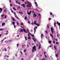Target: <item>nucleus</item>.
Here are the masks:
<instances>
[{
	"instance_id": "1",
	"label": "nucleus",
	"mask_w": 60,
	"mask_h": 60,
	"mask_svg": "<svg viewBox=\"0 0 60 60\" xmlns=\"http://www.w3.org/2000/svg\"><path fill=\"white\" fill-rule=\"evenodd\" d=\"M34 25H36L37 26H40V25L38 24V23H36V22L35 21L34 22Z\"/></svg>"
},
{
	"instance_id": "2",
	"label": "nucleus",
	"mask_w": 60,
	"mask_h": 60,
	"mask_svg": "<svg viewBox=\"0 0 60 60\" xmlns=\"http://www.w3.org/2000/svg\"><path fill=\"white\" fill-rule=\"evenodd\" d=\"M53 30H54V29H53V28H51V31L52 32V34H53V33H54V32H53Z\"/></svg>"
},
{
	"instance_id": "3",
	"label": "nucleus",
	"mask_w": 60,
	"mask_h": 60,
	"mask_svg": "<svg viewBox=\"0 0 60 60\" xmlns=\"http://www.w3.org/2000/svg\"><path fill=\"white\" fill-rule=\"evenodd\" d=\"M20 29L21 30L19 31L20 32H23V30L22 28H20Z\"/></svg>"
},
{
	"instance_id": "4",
	"label": "nucleus",
	"mask_w": 60,
	"mask_h": 60,
	"mask_svg": "<svg viewBox=\"0 0 60 60\" xmlns=\"http://www.w3.org/2000/svg\"><path fill=\"white\" fill-rule=\"evenodd\" d=\"M36 16H37L36 14H33V17H36Z\"/></svg>"
},
{
	"instance_id": "5",
	"label": "nucleus",
	"mask_w": 60,
	"mask_h": 60,
	"mask_svg": "<svg viewBox=\"0 0 60 60\" xmlns=\"http://www.w3.org/2000/svg\"><path fill=\"white\" fill-rule=\"evenodd\" d=\"M44 56H45V57H46V58H47V56H46V55H45V54H46V52H44Z\"/></svg>"
},
{
	"instance_id": "6",
	"label": "nucleus",
	"mask_w": 60,
	"mask_h": 60,
	"mask_svg": "<svg viewBox=\"0 0 60 60\" xmlns=\"http://www.w3.org/2000/svg\"><path fill=\"white\" fill-rule=\"evenodd\" d=\"M23 30L24 32H25L26 33H28V32L26 31V30H25V29H23Z\"/></svg>"
},
{
	"instance_id": "7",
	"label": "nucleus",
	"mask_w": 60,
	"mask_h": 60,
	"mask_svg": "<svg viewBox=\"0 0 60 60\" xmlns=\"http://www.w3.org/2000/svg\"><path fill=\"white\" fill-rule=\"evenodd\" d=\"M3 10V9H2V8H0V12H2V11Z\"/></svg>"
},
{
	"instance_id": "8",
	"label": "nucleus",
	"mask_w": 60,
	"mask_h": 60,
	"mask_svg": "<svg viewBox=\"0 0 60 60\" xmlns=\"http://www.w3.org/2000/svg\"><path fill=\"white\" fill-rule=\"evenodd\" d=\"M5 23L3 22L2 23V26H4L5 25Z\"/></svg>"
},
{
	"instance_id": "9",
	"label": "nucleus",
	"mask_w": 60,
	"mask_h": 60,
	"mask_svg": "<svg viewBox=\"0 0 60 60\" xmlns=\"http://www.w3.org/2000/svg\"><path fill=\"white\" fill-rule=\"evenodd\" d=\"M21 5V6H23V8H25V5L24 4H22Z\"/></svg>"
},
{
	"instance_id": "10",
	"label": "nucleus",
	"mask_w": 60,
	"mask_h": 60,
	"mask_svg": "<svg viewBox=\"0 0 60 60\" xmlns=\"http://www.w3.org/2000/svg\"><path fill=\"white\" fill-rule=\"evenodd\" d=\"M33 49H36V47H35V46H34L33 47Z\"/></svg>"
},
{
	"instance_id": "11",
	"label": "nucleus",
	"mask_w": 60,
	"mask_h": 60,
	"mask_svg": "<svg viewBox=\"0 0 60 60\" xmlns=\"http://www.w3.org/2000/svg\"><path fill=\"white\" fill-rule=\"evenodd\" d=\"M28 4H29V5L30 6V7L31 6V7H32V4H30L29 3H28Z\"/></svg>"
},
{
	"instance_id": "12",
	"label": "nucleus",
	"mask_w": 60,
	"mask_h": 60,
	"mask_svg": "<svg viewBox=\"0 0 60 60\" xmlns=\"http://www.w3.org/2000/svg\"><path fill=\"white\" fill-rule=\"evenodd\" d=\"M43 36V34H41V38H42V36Z\"/></svg>"
},
{
	"instance_id": "13",
	"label": "nucleus",
	"mask_w": 60,
	"mask_h": 60,
	"mask_svg": "<svg viewBox=\"0 0 60 60\" xmlns=\"http://www.w3.org/2000/svg\"><path fill=\"white\" fill-rule=\"evenodd\" d=\"M50 35V36H51V37H52L53 38H54V37L53 36V35H52V34H51Z\"/></svg>"
},
{
	"instance_id": "14",
	"label": "nucleus",
	"mask_w": 60,
	"mask_h": 60,
	"mask_svg": "<svg viewBox=\"0 0 60 60\" xmlns=\"http://www.w3.org/2000/svg\"><path fill=\"white\" fill-rule=\"evenodd\" d=\"M39 49H41V44H40V45L38 47Z\"/></svg>"
},
{
	"instance_id": "15",
	"label": "nucleus",
	"mask_w": 60,
	"mask_h": 60,
	"mask_svg": "<svg viewBox=\"0 0 60 60\" xmlns=\"http://www.w3.org/2000/svg\"><path fill=\"white\" fill-rule=\"evenodd\" d=\"M56 57H57L58 56V54H55Z\"/></svg>"
},
{
	"instance_id": "16",
	"label": "nucleus",
	"mask_w": 60,
	"mask_h": 60,
	"mask_svg": "<svg viewBox=\"0 0 60 60\" xmlns=\"http://www.w3.org/2000/svg\"><path fill=\"white\" fill-rule=\"evenodd\" d=\"M57 24H58L59 25V26L60 25V23H59L58 22H57Z\"/></svg>"
},
{
	"instance_id": "17",
	"label": "nucleus",
	"mask_w": 60,
	"mask_h": 60,
	"mask_svg": "<svg viewBox=\"0 0 60 60\" xmlns=\"http://www.w3.org/2000/svg\"><path fill=\"white\" fill-rule=\"evenodd\" d=\"M15 19L14 18H12V21H15Z\"/></svg>"
},
{
	"instance_id": "18",
	"label": "nucleus",
	"mask_w": 60,
	"mask_h": 60,
	"mask_svg": "<svg viewBox=\"0 0 60 60\" xmlns=\"http://www.w3.org/2000/svg\"><path fill=\"white\" fill-rule=\"evenodd\" d=\"M56 44H57L58 45H59V44H58V42H57L56 43Z\"/></svg>"
},
{
	"instance_id": "19",
	"label": "nucleus",
	"mask_w": 60,
	"mask_h": 60,
	"mask_svg": "<svg viewBox=\"0 0 60 60\" xmlns=\"http://www.w3.org/2000/svg\"><path fill=\"white\" fill-rule=\"evenodd\" d=\"M13 10H15V11H17V10L15 9V8H13Z\"/></svg>"
},
{
	"instance_id": "20",
	"label": "nucleus",
	"mask_w": 60,
	"mask_h": 60,
	"mask_svg": "<svg viewBox=\"0 0 60 60\" xmlns=\"http://www.w3.org/2000/svg\"><path fill=\"white\" fill-rule=\"evenodd\" d=\"M27 14H29V15H31V13L29 12H27Z\"/></svg>"
},
{
	"instance_id": "21",
	"label": "nucleus",
	"mask_w": 60,
	"mask_h": 60,
	"mask_svg": "<svg viewBox=\"0 0 60 60\" xmlns=\"http://www.w3.org/2000/svg\"><path fill=\"white\" fill-rule=\"evenodd\" d=\"M15 17L17 19H19V18L17 16H15Z\"/></svg>"
},
{
	"instance_id": "22",
	"label": "nucleus",
	"mask_w": 60,
	"mask_h": 60,
	"mask_svg": "<svg viewBox=\"0 0 60 60\" xmlns=\"http://www.w3.org/2000/svg\"><path fill=\"white\" fill-rule=\"evenodd\" d=\"M37 27H35L34 28V30H35V29H37Z\"/></svg>"
},
{
	"instance_id": "23",
	"label": "nucleus",
	"mask_w": 60,
	"mask_h": 60,
	"mask_svg": "<svg viewBox=\"0 0 60 60\" xmlns=\"http://www.w3.org/2000/svg\"><path fill=\"white\" fill-rule=\"evenodd\" d=\"M54 48L56 49V45H54Z\"/></svg>"
},
{
	"instance_id": "24",
	"label": "nucleus",
	"mask_w": 60,
	"mask_h": 60,
	"mask_svg": "<svg viewBox=\"0 0 60 60\" xmlns=\"http://www.w3.org/2000/svg\"><path fill=\"white\" fill-rule=\"evenodd\" d=\"M25 19H27V17L25 16Z\"/></svg>"
},
{
	"instance_id": "25",
	"label": "nucleus",
	"mask_w": 60,
	"mask_h": 60,
	"mask_svg": "<svg viewBox=\"0 0 60 60\" xmlns=\"http://www.w3.org/2000/svg\"><path fill=\"white\" fill-rule=\"evenodd\" d=\"M45 32H46V34H48V31L47 30Z\"/></svg>"
},
{
	"instance_id": "26",
	"label": "nucleus",
	"mask_w": 60,
	"mask_h": 60,
	"mask_svg": "<svg viewBox=\"0 0 60 60\" xmlns=\"http://www.w3.org/2000/svg\"><path fill=\"white\" fill-rule=\"evenodd\" d=\"M32 52L33 53H34V49H32Z\"/></svg>"
},
{
	"instance_id": "27",
	"label": "nucleus",
	"mask_w": 60,
	"mask_h": 60,
	"mask_svg": "<svg viewBox=\"0 0 60 60\" xmlns=\"http://www.w3.org/2000/svg\"><path fill=\"white\" fill-rule=\"evenodd\" d=\"M49 43L50 44H51V41H49Z\"/></svg>"
},
{
	"instance_id": "28",
	"label": "nucleus",
	"mask_w": 60,
	"mask_h": 60,
	"mask_svg": "<svg viewBox=\"0 0 60 60\" xmlns=\"http://www.w3.org/2000/svg\"><path fill=\"white\" fill-rule=\"evenodd\" d=\"M15 22H12V24H13V25H14L15 24Z\"/></svg>"
},
{
	"instance_id": "29",
	"label": "nucleus",
	"mask_w": 60,
	"mask_h": 60,
	"mask_svg": "<svg viewBox=\"0 0 60 60\" xmlns=\"http://www.w3.org/2000/svg\"><path fill=\"white\" fill-rule=\"evenodd\" d=\"M19 13H21L22 14H23V13H22V12H19Z\"/></svg>"
},
{
	"instance_id": "30",
	"label": "nucleus",
	"mask_w": 60,
	"mask_h": 60,
	"mask_svg": "<svg viewBox=\"0 0 60 60\" xmlns=\"http://www.w3.org/2000/svg\"><path fill=\"white\" fill-rule=\"evenodd\" d=\"M24 52H25V53L26 52V50H24Z\"/></svg>"
},
{
	"instance_id": "31",
	"label": "nucleus",
	"mask_w": 60,
	"mask_h": 60,
	"mask_svg": "<svg viewBox=\"0 0 60 60\" xmlns=\"http://www.w3.org/2000/svg\"><path fill=\"white\" fill-rule=\"evenodd\" d=\"M28 37H30V35H29V34H28Z\"/></svg>"
},
{
	"instance_id": "32",
	"label": "nucleus",
	"mask_w": 60,
	"mask_h": 60,
	"mask_svg": "<svg viewBox=\"0 0 60 60\" xmlns=\"http://www.w3.org/2000/svg\"><path fill=\"white\" fill-rule=\"evenodd\" d=\"M19 44H17V47H18V46H19Z\"/></svg>"
},
{
	"instance_id": "33",
	"label": "nucleus",
	"mask_w": 60,
	"mask_h": 60,
	"mask_svg": "<svg viewBox=\"0 0 60 60\" xmlns=\"http://www.w3.org/2000/svg\"><path fill=\"white\" fill-rule=\"evenodd\" d=\"M47 26L48 28H49V25H47Z\"/></svg>"
},
{
	"instance_id": "34",
	"label": "nucleus",
	"mask_w": 60,
	"mask_h": 60,
	"mask_svg": "<svg viewBox=\"0 0 60 60\" xmlns=\"http://www.w3.org/2000/svg\"><path fill=\"white\" fill-rule=\"evenodd\" d=\"M28 33H29V34H30V35H31V34L30 33V32H29V31H28Z\"/></svg>"
},
{
	"instance_id": "35",
	"label": "nucleus",
	"mask_w": 60,
	"mask_h": 60,
	"mask_svg": "<svg viewBox=\"0 0 60 60\" xmlns=\"http://www.w3.org/2000/svg\"><path fill=\"white\" fill-rule=\"evenodd\" d=\"M50 14L51 15H52V12L50 13Z\"/></svg>"
},
{
	"instance_id": "36",
	"label": "nucleus",
	"mask_w": 60,
	"mask_h": 60,
	"mask_svg": "<svg viewBox=\"0 0 60 60\" xmlns=\"http://www.w3.org/2000/svg\"><path fill=\"white\" fill-rule=\"evenodd\" d=\"M35 4H36H36H37V2H35Z\"/></svg>"
},
{
	"instance_id": "37",
	"label": "nucleus",
	"mask_w": 60,
	"mask_h": 60,
	"mask_svg": "<svg viewBox=\"0 0 60 60\" xmlns=\"http://www.w3.org/2000/svg\"><path fill=\"white\" fill-rule=\"evenodd\" d=\"M31 35L32 36V37H34V35H32L31 34V35Z\"/></svg>"
},
{
	"instance_id": "38",
	"label": "nucleus",
	"mask_w": 60,
	"mask_h": 60,
	"mask_svg": "<svg viewBox=\"0 0 60 60\" xmlns=\"http://www.w3.org/2000/svg\"><path fill=\"white\" fill-rule=\"evenodd\" d=\"M28 39H31V38H30V37H29L28 38Z\"/></svg>"
},
{
	"instance_id": "39",
	"label": "nucleus",
	"mask_w": 60,
	"mask_h": 60,
	"mask_svg": "<svg viewBox=\"0 0 60 60\" xmlns=\"http://www.w3.org/2000/svg\"><path fill=\"white\" fill-rule=\"evenodd\" d=\"M4 30V29H0V31H1L2 30Z\"/></svg>"
},
{
	"instance_id": "40",
	"label": "nucleus",
	"mask_w": 60,
	"mask_h": 60,
	"mask_svg": "<svg viewBox=\"0 0 60 60\" xmlns=\"http://www.w3.org/2000/svg\"><path fill=\"white\" fill-rule=\"evenodd\" d=\"M51 19V18H49V20H50V19Z\"/></svg>"
},
{
	"instance_id": "41",
	"label": "nucleus",
	"mask_w": 60,
	"mask_h": 60,
	"mask_svg": "<svg viewBox=\"0 0 60 60\" xmlns=\"http://www.w3.org/2000/svg\"><path fill=\"white\" fill-rule=\"evenodd\" d=\"M25 38L26 40H27V38H26V37H25Z\"/></svg>"
},
{
	"instance_id": "42",
	"label": "nucleus",
	"mask_w": 60,
	"mask_h": 60,
	"mask_svg": "<svg viewBox=\"0 0 60 60\" xmlns=\"http://www.w3.org/2000/svg\"><path fill=\"white\" fill-rule=\"evenodd\" d=\"M4 39L1 42H3V41H4Z\"/></svg>"
},
{
	"instance_id": "43",
	"label": "nucleus",
	"mask_w": 60,
	"mask_h": 60,
	"mask_svg": "<svg viewBox=\"0 0 60 60\" xmlns=\"http://www.w3.org/2000/svg\"><path fill=\"white\" fill-rule=\"evenodd\" d=\"M11 12H12V13H13V11H12V9L11 10Z\"/></svg>"
},
{
	"instance_id": "44",
	"label": "nucleus",
	"mask_w": 60,
	"mask_h": 60,
	"mask_svg": "<svg viewBox=\"0 0 60 60\" xmlns=\"http://www.w3.org/2000/svg\"><path fill=\"white\" fill-rule=\"evenodd\" d=\"M4 18L5 19L6 18V15H5V17Z\"/></svg>"
},
{
	"instance_id": "45",
	"label": "nucleus",
	"mask_w": 60,
	"mask_h": 60,
	"mask_svg": "<svg viewBox=\"0 0 60 60\" xmlns=\"http://www.w3.org/2000/svg\"><path fill=\"white\" fill-rule=\"evenodd\" d=\"M38 16H41V14H39L38 15Z\"/></svg>"
},
{
	"instance_id": "46",
	"label": "nucleus",
	"mask_w": 60,
	"mask_h": 60,
	"mask_svg": "<svg viewBox=\"0 0 60 60\" xmlns=\"http://www.w3.org/2000/svg\"><path fill=\"white\" fill-rule=\"evenodd\" d=\"M54 25L55 26H56V23H55V22L54 23Z\"/></svg>"
},
{
	"instance_id": "47",
	"label": "nucleus",
	"mask_w": 60,
	"mask_h": 60,
	"mask_svg": "<svg viewBox=\"0 0 60 60\" xmlns=\"http://www.w3.org/2000/svg\"><path fill=\"white\" fill-rule=\"evenodd\" d=\"M18 4H19V5H20V3H19V2H18Z\"/></svg>"
},
{
	"instance_id": "48",
	"label": "nucleus",
	"mask_w": 60,
	"mask_h": 60,
	"mask_svg": "<svg viewBox=\"0 0 60 60\" xmlns=\"http://www.w3.org/2000/svg\"><path fill=\"white\" fill-rule=\"evenodd\" d=\"M35 31L34 32V33L35 34V32H36V30H34Z\"/></svg>"
},
{
	"instance_id": "49",
	"label": "nucleus",
	"mask_w": 60,
	"mask_h": 60,
	"mask_svg": "<svg viewBox=\"0 0 60 60\" xmlns=\"http://www.w3.org/2000/svg\"><path fill=\"white\" fill-rule=\"evenodd\" d=\"M21 25H23V23H21Z\"/></svg>"
},
{
	"instance_id": "50",
	"label": "nucleus",
	"mask_w": 60,
	"mask_h": 60,
	"mask_svg": "<svg viewBox=\"0 0 60 60\" xmlns=\"http://www.w3.org/2000/svg\"><path fill=\"white\" fill-rule=\"evenodd\" d=\"M14 27H15V28H16V26H15V24H14Z\"/></svg>"
},
{
	"instance_id": "51",
	"label": "nucleus",
	"mask_w": 60,
	"mask_h": 60,
	"mask_svg": "<svg viewBox=\"0 0 60 60\" xmlns=\"http://www.w3.org/2000/svg\"><path fill=\"white\" fill-rule=\"evenodd\" d=\"M51 45H49V47H50V48H51Z\"/></svg>"
},
{
	"instance_id": "52",
	"label": "nucleus",
	"mask_w": 60,
	"mask_h": 60,
	"mask_svg": "<svg viewBox=\"0 0 60 60\" xmlns=\"http://www.w3.org/2000/svg\"><path fill=\"white\" fill-rule=\"evenodd\" d=\"M53 43H54V44H55V41H53Z\"/></svg>"
},
{
	"instance_id": "53",
	"label": "nucleus",
	"mask_w": 60,
	"mask_h": 60,
	"mask_svg": "<svg viewBox=\"0 0 60 60\" xmlns=\"http://www.w3.org/2000/svg\"><path fill=\"white\" fill-rule=\"evenodd\" d=\"M20 53H21V54H22V52H21V51L20 52Z\"/></svg>"
},
{
	"instance_id": "54",
	"label": "nucleus",
	"mask_w": 60,
	"mask_h": 60,
	"mask_svg": "<svg viewBox=\"0 0 60 60\" xmlns=\"http://www.w3.org/2000/svg\"><path fill=\"white\" fill-rule=\"evenodd\" d=\"M27 7H29V6L28 5H27L26 6Z\"/></svg>"
},
{
	"instance_id": "55",
	"label": "nucleus",
	"mask_w": 60,
	"mask_h": 60,
	"mask_svg": "<svg viewBox=\"0 0 60 60\" xmlns=\"http://www.w3.org/2000/svg\"><path fill=\"white\" fill-rule=\"evenodd\" d=\"M24 0H22V2H24Z\"/></svg>"
},
{
	"instance_id": "56",
	"label": "nucleus",
	"mask_w": 60,
	"mask_h": 60,
	"mask_svg": "<svg viewBox=\"0 0 60 60\" xmlns=\"http://www.w3.org/2000/svg\"><path fill=\"white\" fill-rule=\"evenodd\" d=\"M5 51H6V49L5 48Z\"/></svg>"
},
{
	"instance_id": "57",
	"label": "nucleus",
	"mask_w": 60,
	"mask_h": 60,
	"mask_svg": "<svg viewBox=\"0 0 60 60\" xmlns=\"http://www.w3.org/2000/svg\"><path fill=\"white\" fill-rule=\"evenodd\" d=\"M43 60H45V58H43Z\"/></svg>"
},
{
	"instance_id": "58",
	"label": "nucleus",
	"mask_w": 60,
	"mask_h": 60,
	"mask_svg": "<svg viewBox=\"0 0 60 60\" xmlns=\"http://www.w3.org/2000/svg\"><path fill=\"white\" fill-rule=\"evenodd\" d=\"M17 24V25H19V23H18V22H17L16 23Z\"/></svg>"
},
{
	"instance_id": "59",
	"label": "nucleus",
	"mask_w": 60,
	"mask_h": 60,
	"mask_svg": "<svg viewBox=\"0 0 60 60\" xmlns=\"http://www.w3.org/2000/svg\"><path fill=\"white\" fill-rule=\"evenodd\" d=\"M8 34V33H7L6 34V35H7V34Z\"/></svg>"
},
{
	"instance_id": "60",
	"label": "nucleus",
	"mask_w": 60,
	"mask_h": 60,
	"mask_svg": "<svg viewBox=\"0 0 60 60\" xmlns=\"http://www.w3.org/2000/svg\"><path fill=\"white\" fill-rule=\"evenodd\" d=\"M32 39L33 40H34V38H32Z\"/></svg>"
},
{
	"instance_id": "61",
	"label": "nucleus",
	"mask_w": 60,
	"mask_h": 60,
	"mask_svg": "<svg viewBox=\"0 0 60 60\" xmlns=\"http://www.w3.org/2000/svg\"><path fill=\"white\" fill-rule=\"evenodd\" d=\"M55 40H56V41H57V39H56V38L55 39Z\"/></svg>"
},
{
	"instance_id": "62",
	"label": "nucleus",
	"mask_w": 60,
	"mask_h": 60,
	"mask_svg": "<svg viewBox=\"0 0 60 60\" xmlns=\"http://www.w3.org/2000/svg\"><path fill=\"white\" fill-rule=\"evenodd\" d=\"M34 41H36V40H35L34 39Z\"/></svg>"
},
{
	"instance_id": "63",
	"label": "nucleus",
	"mask_w": 60,
	"mask_h": 60,
	"mask_svg": "<svg viewBox=\"0 0 60 60\" xmlns=\"http://www.w3.org/2000/svg\"><path fill=\"white\" fill-rule=\"evenodd\" d=\"M10 5L11 6H12V4H10Z\"/></svg>"
},
{
	"instance_id": "64",
	"label": "nucleus",
	"mask_w": 60,
	"mask_h": 60,
	"mask_svg": "<svg viewBox=\"0 0 60 60\" xmlns=\"http://www.w3.org/2000/svg\"><path fill=\"white\" fill-rule=\"evenodd\" d=\"M16 3H18V1H16Z\"/></svg>"
}]
</instances>
